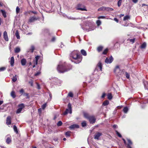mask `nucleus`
I'll return each mask as SVG.
<instances>
[{
	"label": "nucleus",
	"mask_w": 148,
	"mask_h": 148,
	"mask_svg": "<svg viewBox=\"0 0 148 148\" xmlns=\"http://www.w3.org/2000/svg\"><path fill=\"white\" fill-rule=\"evenodd\" d=\"M135 41V39H131L130 40V41L131 42H132V43L134 42Z\"/></svg>",
	"instance_id": "56"
},
{
	"label": "nucleus",
	"mask_w": 148,
	"mask_h": 148,
	"mask_svg": "<svg viewBox=\"0 0 148 148\" xmlns=\"http://www.w3.org/2000/svg\"><path fill=\"white\" fill-rule=\"evenodd\" d=\"M84 116L85 118L87 119H88L89 117L90 116H89L88 114L86 113H84Z\"/></svg>",
	"instance_id": "36"
},
{
	"label": "nucleus",
	"mask_w": 148,
	"mask_h": 148,
	"mask_svg": "<svg viewBox=\"0 0 148 148\" xmlns=\"http://www.w3.org/2000/svg\"><path fill=\"white\" fill-rule=\"evenodd\" d=\"M146 44L145 42H144L141 46L140 48L142 49H144L145 48Z\"/></svg>",
	"instance_id": "30"
},
{
	"label": "nucleus",
	"mask_w": 148,
	"mask_h": 148,
	"mask_svg": "<svg viewBox=\"0 0 148 148\" xmlns=\"http://www.w3.org/2000/svg\"><path fill=\"white\" fill-rule=\"evenodd\" d=\"M37 20V18L35 16L31 17L29 20V22L31 23L34 21Z\"/></svg>",
	"instance_id": "14"
},
{
	"label": "nucleus",
	"mask_w": 148,
	"mask_h": 148,
	"mask_svg": "<svg viewBox=\"0 0 148 148\" xmlns=\"http://www.w3.org/2000/svg\"><path fill=\"white\" fill-rule=\"evenodd\" d=\"M13 129L14 131L16 132V134L18 133V132L17 128L16 125H14L13 126Z\"/></svg>",
	"instance_id": "26"
},
{
	"label": "nucleus",
	"mask_w": 148,
	"mask_h": 148,
	"mask_svg": "<svg viewBox=\"0 0 148 148\" xmlns=\"http://www.w3.org/2000/svg\"><path fill=\"white\" fill-rule=\"evenodd\" d=\"M90 123H93L95 122L96 119L94 116H90L88 119Z\"/></svg>",
	"instance_id": "8"
},
{
	"label": "nucleus",
	"mask_w": 148,
	"mask_h": 148,
	"mask_svg": "<svg viewBox=\"0 0 148 148\" xmlns=\"http://www.w3.org/2000/svg\"><path fill=\"white\" fill-rule=\"evenodd\" d=\"M32 13L34 14H36L37 13V12H35V11H29V13Z\"/></svg>",
	"instance_id": "55"
},
{
	"label": "nucleus",
	"mask_w": 148,
	"mask_h": 148,
	"mask_svg": "<svg viewBox=\"0 0 148 148\" xmlns=\"http://www.w3.org/2000/svg\"><path fill=\"white\" fill-rule=\"evenodd\" d=\"M38 61L39 64H40L42 63V60L41 58L39 59L40 56H38Z\"/></svg>",
	"instance_id": "35"
},
{
	"label": "nucleus",
	"mask_w": 148,
	"mask_h": 148,
	"mask_svg": "<svg viewBox=\"0 0 148 148\" xmlns=\"http://www.w3.org/2000/svg\"><path fill=\"white\" fill-rule=\"evenodd\" d=\"M6 69V68L4 67H3L0 68V72L3 71Z\"/></svg>",
	"instance_id": "46"
},
{
	"label": "nucleus",
	"mask_w": 148,
	"mask_h": 148,
	"mask_svg": "<svg viewBox=\"0 0 148 148\" xmlns=\"http://www.w3.org/2000/svg\"><path fill=\"white\" fill-rule=\"evenodd\" d=\"M11 137H8L7 138L6 140V142L7 144H10L11 143Z\"/></svg>",
	"instance_id": "17"
},
{
	"label": "nucleus",
	"mask_w": 148,
	"mask_h": 148,
	"mask_svg": "<svg viewBox=\"0 0 148 148\" xmlns=\"http://www.w3.org/2000/svg\"><path fill=\"white\" fill-rule=\"evenodd\" d=\"M122 2V0H119L118 2V5L119 7H120L121 4Z\"/></svg>",
	"instance_id": "44"
},
{
	"label": "nucleus",
	"mask_w": 148,
	"mask_h": 148,
	"mask_svg": "<svg viewBox=\"0 0 148 148\" xmlns=\"http://www.w3.org/2000/svg\"><path fill=\"white\" fill-rule=\"evenodd\" d=\"M23 95L26 96L27 97V98H29V94L27 93H23Z\"/></svg>",
	"instance_id": "52"
},
{
	"label": "nucleus",
	"mask_w": 148,
	"mask_h": 148,
	"mask_svg": "<svg viewBox=\"0 0 148 148\" xmlns=\"http://www.w3.org/2000/svg\"><path fill=\"white\" fill-rule=\"evenodd\" d=\"M117 125H113V127L114 128H116L117 127Z\"/></svg>",
	"instance_id": "63"
},
{
	"label": "nucleus",
	"mask_w": 148,
	"mask_h": 148,
	"mask_svg": "<svg viewBox=\"0 0 148 148\" xmlns=\"http://www.w3.org/2000/svg\"><path fill=\"white\" fill-rule=\"evenodd\" d=\"M14 58L13 57H12L10 58V65L11 66H13L14 65Z\"/></svg>",
	"instance_id": "15"
},
{
	"label": "nucleus",
	"mask_w": 148,
	"mask_h": 148,
	"mask_svg": "<svg viewBox=\"0 0 148 148\" xmlns=\"http://www.w3.org/2000/svg\"><path fill=\"white\" fill-rule=\"evenodd\" d=\"M138 1V0H132L133 2L134 3H136Z\"/></svg>",
	"instance_id": "61"
},
{
	"label": "nucleus",
	"mask_w": 148,
	"mask_h": 148,
	"mask_svg": "<svg viewBox=\"0 0 148 148\" xmlns=\"http://www.w3.org/2000/svg\"><path fill=\"white\" fill-rule=\"evenodd\" d=\"M12 118L10 116H8L6 119V124L7 125H10L11 124Z\"/></svg>",
	"instance_id": "10"
},
{
	"label": "nucleus",
	"mask_w": 148,
	"mask_h": 148,
	"mask_svg": "<svg viewBox=\"0 0 148 148\" xmlns=\"http://www.w3.org/2000/svg\"><path fill=\"white\" fill-rule=\"evenodd\" d=\"M3 38L4 40L6 41H8L9 40L7 33L6 31H5L3 34Z\"/></svg>",
	"instance_id": "11"
},
{
	"label": "nucleus",
	"mask_w": 148,
	"mask_h": 148,
	"mask_svg": "<svg viewBox=\"0 0 148 148\" xmlns=\"http://www.w3.org/2000/svg\"><path fill=\"white\" fill-rule=\"evenodd\" d=\"M71 132L69 131H68L66 132L65 135L67 137H69L70 136V134Z\"/></svg>",
	"instance_id": "41"
},
{
	"label": "nucleus",
	"mask_w": 148,
	"mask_h": 148,
	"mask_svg": "<svg viewBox=\"0 0 148 148\" xmlns=\"http://www.w3.org/2000/svg\"><path fill=\"white\" fill-rule=\"evenodd\" d=\"M72 68V66L69 65L66 66L65 63L62 64L60 62L57 68L58 71L60 73H63L67 71Z\"/></svg>",
	"instance_id": "2"
},
{
	"label": "nucleus",
	"mask_w": 148,
	"mask_h": 148,
	"mask_svg": "<svg viewBox=\"0 0 148 148\" xmlns=\"http://www.w3.org/2000/svg\"><path fill=\"white\" fill-rule=\"evenodd\" d=\"M127 140L128 141V143L127 145H129L131 146V145H132V143L131 140L130 139H127Z\"/></svg>",
	"instance_id": "39"
},
{
	"label": "nucleus",
	"mask_w": 148,
	"mask_h": 148,
	"mask_svg": "<svg viewBox=\"0 0 148 148\" xmlns=\"http://www.w3.org/2000/svg\"><path fill=\"white\" fill-rule=\"evenodd\" d=\"M130 18V17L128 15H126L123 18V20L125 21L126 20L129 19Z\"/></svg>",
	"instance_id": "37"
},
{
	"label": "nucleus",
	"mask_w": 148,
	"mask_h": 148,
	"mask_svg": "<svg viewBox=\"0 0 148 148\" xmlns=\"http://www.w3.org/2000/svg\"><path fill=\"white\" fill-rule=\"evenodd\" d=\"M68 96L71 97H73V94L72 92H70L69 93Z\"/></svg>",
	"instance_id": "50"
},
{
	"label": "nucleus",
	"mask_w": 148,
	"mask_h": 148,
	"mask_svg": "<svg viewBox=\"0 0 148 148\" xmlns=\"http://www.w3.org/2000/svg\"><path fill=\"white\" fill-rule=\"evenodd\" d=\"M68 108L66 109V111L63 113V114L64 115H66L68 113L71 114L72 112V108L71 104L70 103H69L68 105Z\"/></svg>",
	"instance_id": "3"
},
{
	"label": "nucleus",
	"mask_w": 148,
	"mask_h": 148,
	"mask_svg": "<svg viewBox=\"0 0 148 148\" xmlns=\"http://www.w3.org/2000/svg\"><path fill=\"white\" fill-rule=\"evenodd\" d=\"M42 109L41 108H40L38 110V112L40 116V114H41V112H42Z\"/></svg>",
	"instance_id": "53"
},
{
	"label": "nucleus",
	"mask_w": 148,
	"mask_h": 148,
	"mask_svg": "<svg viewBox=\"0 0 148 148\" xmlns=\"http://www.w3.org/2000/svg\"><path fill=\"white\" fill-rule=\"evenodd\" d=\"M20 10V9L19 7L18 6L16 8V12L17 14H18Z\"/></svg>",
	"instance_id": "47"
},
{
	"label": "nucleus",
	"mask_w": 148,
	"mask_h": 148,
	"mask_svg": "<svg viewBox=\"0 0 148 148\" xmlns=\"http://www.w3.org/2000/svg\"><path fill=\"white\" fill-rule=\"evenodd\" d=\"M96 23L98 26H99L101 25V22L99 20H98L96 21Z\"/></svg>",
	"instance_id": "42"
},
{
	"label": "nucleus",
	"mask_w": 148,
	"mask_h": 148,
	"mask_svg": "<svg viewBox=\"0 0 148 148\" xmlns=\"http://www.w3.org/2000/svg\"><path fill=\"white\" fill-rule=\"evenodd\" d=\"M106 7L102 6V7H101L100 8H99L98 9V11H104L105 10H106Z\"/></svg>",
	"instance_id": "21"
},
{
	"label": "nucleus",
	"mask_w": 148,
	"mask_h": 148,
	"mask_svg": "<svg viewBox=\"0 0 148 148\" xmlns=\"http://www.w3.org/2000/svg\"><path fill=\"white\" fill-rule=\"evenodd\" d=\"M24 107V105L23 103H21L18 105V108L16 110V113L18 114L20 113Z\"/></svg>",
	"instance_id": "5"
},
{
	"label": "nucleus",
	"mask_w": 148,
	"mask_h": 148,
	"mask_svg": "<svg viewBox=\"0 0 148 148\" xmlns=\"http://www.w3.org/2000/svg\"><path fill=\"white\" fill-rule=\"evenodd\" d=\"M1 11L2 13V15L4 18H6L7 17L6 12L5 10H1Z\"/></svg>",
	"instance_id": "20"
},
{
	"label": "nucleus",
	"mask_w": 148,
	"mask_h": 148,
	"mask_svg": "<svg viewBox=\"0 0 148 148\" xmlns=\"http://www.w3.org/2000/svg\"><path fill=\"white\" fill-rule=\"evenodd\" d=\"M21 93H23L24 90L23 89H21L19 91Z\"/></svg>",
	"instance_id": "57"
},
{
	"label": "nucleus",
	"mask_w": 148,
	"mask_h": 148,
	"mask_svg": "<svg viewBox=\"0 0 148 148\" xmlns=\"http://www.w3.org/2000/svg\"><path fill=\"white\" fill-rule=\"evenodd\" d=\"M82 127H84L86 125V122L85 121H83L82 123Z\"/></svg>",
	"instance_id": "38"
},
{
	"label": "nucleus",
	"mask_w": 148,
	"mask_h": 148,
	"mask_svg": "<svg viewBox=\"0 0 148 148\" xmlns=\"http://www.w3.org/2000/svg\"><path fill=\"white\" fill-rule=\"evenodd\" d=\"M62 124V123L61 121H59L57 123V125L58 126H60Z\"/></svg>",
	"instance_id": "51"
},
{
	"label": "nucleus",
	"mask_w": 148,
	"mask_h": 148,
	"mask_svg": "<svg viewBox=\"0 0 148 148\" xmlns=\"http://www.w3.org/2000/svg\"><path fill=\"white\" fill-rule=\"evenodd\" d=\"M35 60L33 61L34 65L33 66V68L35 67L36 65H37V56H36L35 57Z\"/></svg>",
	"instance_id": "18"
},
{
	"label": "nucleus",
	"mask_w": 148,
	"mask_h": 148,
	"mask_svg": "<svg viewBox=\"0 0 148 148\" xmlns=\"http://www.w3.org/2000/svg\"><path fill=\"white\" fill-rule=\"evenodd\" d=\"M102 134L100 132H97L94 135V139L97 140H99V137L101 136Z\"/></svg>",
	"instance_id": "9"
},
{
	"label": "nucleus",
	"mask_w": 148,
	"mask_h": 148,
	"mask_svg": "<svg viewBox=\"0 0 148 148\" xmlns=\"http://www.w3.org/2000/svg\"><path fill=\"white\" fill-rule=\"evenodd\" d=\"M82 29L84 30V31H89L92 30H94L95 29V27H90L89 28V29L87 28H84L83 27H82Z\"/></svg>",
	"instance_id": "12"
},
{
	"label": "nucleus",
	"mask_w": 148,
	"mask_h": 148,
	"mask_svg": "<svg viewBox=\"0 0 148 148\" xmlns=\"http://www.w3.org/2000/svg\"><path fill=\"white\" fill-rule=\"evenodd\" d=\"M106 18V17L105 16H99L98 17V18L99 19H101V18L104 19V18Z\"/></svg>",
	"instance_id": "54"
},
{
	"label": "nucleus",
	"mask_w": 148,
	"mask_h": 148,
	"mask_svg": "<svg viewBox=\"0 0 148 148\" xmlns=\"http://www.w3.org/2000/svg\"><path fill=\"white\" fill-rule=\"evenodd\" d=\"M107 98L109 100H111L112 98V96L111 93H109L107 95Z\"/></svg>",
	"instance_id": "28"
},
{
	"label": "nucleus",
	"mask_w": 148,
	"mask_h": 148,
	"mask_svg": "<svg viewBox=\"0 0 148 148\" xmlns=\"http://www.w3.org/2000/svg\"><path fill=\"white\" fill-rule=\"evenodd\" d=\"M35 49V47L34 46H32L30 49L29 50V51L31 53H33Z\"/></svg>",
	"instance_id": "31"
},
{
	"label": "nucleus",
	"mask_w": 148,
	"mask_h": 148,
	"mask_svg": "<svg viewBox=\"0 0 148 148\" xmlns=\"http://www.w3.org/2000/svg\"><path fill=\"white\" fill-rule=\"evenodd\" d=\"M11 95L13 98H14L16 97L15 92L14 91H12L11 92Z\"/></svg>",
	"instance_id": "25"
},
{
	"label": "nucleus",
	"mask_w": 148,
	"mask_h": 148,
	"mask_svg": "<svg viewBox=\"0 0 148 148\" xmlns=\"http://www.w3.org/2000/svg\"><path fill=\"white\" fill-rule=\"evenodd\" d=\"M70 57L73 58L74 60H71L75 64H79L81 61L82 57L77 50H74L70 53Z\"/></svg>",
	"instance_id": "1"
},
{
	"label": "nucleus",
	"mask_w": 148,
	"mask_h": 148,
	"mask_svg": "<svg viewBox=\"0 0 148 148\" xmlns=\"http://www.w3.org/2000/svg\"><path fill=\"white\" fill-rule=\"evenodd\" d=\"M103 48V47L101 46H100L98 47L97 48V50L98 52H100L102 50Z\"/></svg>",
	"instance_id": "33"
},
{
	"label": "nucleus",
	"mask_w": 148,
	"mask_h": 148,
	"mask_svg": "<svg viewBox=\"0 0 148 148\" xmlns=\"http://www.w3.org/2000/svg\"><path fill=\"white\" fill-rule=\"evenodd\" d=\"M116 132L119 137L120 138H121L122 137L121 135L117 131H116Z\"/></svg>",
	"instance_id": "49"
},
{
	"label": "nucleus",
	"mask_w": 148,
	"mask_h": 148,
	"mask_svg": "<svg viewBox=\"0 0 148 148\" xmlns=\"http://www.w3.org/2000/svg\"><path fill=\"white\" fill-rule=\"evenodd\" d=\"M106 95V94L105 93H103L101 96V98H104Z\"/></svg>",
	"instance_id": "60"
},
{
	"label": "nucleus",
	"mask_w": 148,
	"mask_h": 148,
	"mask_svg": "<svg viewBox=\"0 0 148 148\" xmlns=\"http://www.w3.org/2000/svg\"><path fill=\"white\" fill-rule=\"evenodd\" d=\"M29 83L30 84L31 86H33V82H29Z\"/></svg>",
	"instance_id": "64"
},
{
	"label": "nucleus",
	"mask_w": 148,
	"mask_h": 148,
	"mask_svg": "<svg viewBox=\"0 0 148 148\" xmlns=\"http://www.w3.org/2000/svg\"><path fill=\"white\" fill-rule=\"evenodd\" d=\"M21 51L19 47H16L15 48L14 51L15 53H19Z\"/></svg>",
	"instance_id": "24"
},
{
	"label": "nucleus",
	"mask_w": 148,
	"mask_h": 148,
	"mask_svg": "<svg viewBox=\"0 0 148 148\" xmlns=\"http://www.w3.org/2000/svg\"><path fill=\"white\" fill-rule=\"evenodd\" d=\"M125 76L126 77V78L127 79H128L130 78V75L127 72H125Z\"/></svg>",
	"instance_id": "48"
},
{
	"label": "nucleus",
	"mask_w": 148,
	"mask_h": 148,
	"mask_svg": "<svg viewBox=\"0 0 148 148\" xmlns=\"http://www.w3.org/2000/svg\"><path fill=\"white\" fill-rule=\"evenodd\" d=\"M106 10L107 11H112L113 10V9L110 8L106 7Z\"/></svg>",
	"instance_id": "43"
},
{
	"label": "nucleus",
	"mask_w": 148,
	"mask_h": 148,
	"mask_svg": "<svg viewBox=\"0 0 148 148\" xmlns=\"http://www.w3.org/2000/svg\"><path fill=\"white\" fill-rule=\"evenodd\" d=\"M47 106V103H45L42 105L41 106V108L42 110H44Z\"/></svg>",
	"instance_id": "34"
},
{
	"label": "nucleus",
	"mask_w": 148,
	"mask_h": 148,
	"mask_svg": "<svg viewBox=\"0 0 148 148\" xmlns=\"http://www.w3.org/2000/svg\"><path fill=\"white\" fill-rule=\"evenodd\" d=\"M79 127V126L78 125L76 124H74L70 126L69 128L71 129H73L75 128H78Z\"/></svg>",
	"instance_id": "13"
},
{
	"label": "nucleus",
	"mask_w": 148,
	"mask_h": 148,
	"mask_svg": "<svg viewBox=\"0 0 148 148\" xmlns=\"http://www.w3.org/2000/svg\"><path fill=\"white\" fill-rule=\"evenodd\" d=\"M109 103V101L108 100H106L103 103V105L106 106L108 105Z\"/></svg>",
	"instance_id": "27"
},
{
	"label": "nucleus",
	"mask_w": 148,
	"mask_h": 148,
	"mask_svg": "<svg viewBox=\"0 0 148 148\" xmlns=\"http://www.w3.org/2000/svg\"><path fill=\"white\" fill-rule=\"evenodd\" d=\"M108 51V49H105V50L103 52V53H102L103 54H104V55L106 54L107 53Z\"/></svg>",
	"instance_id": "45"
},
{
	"label": "nucleus",
	"mask_w": 148,
	"mask_h": 148,
	"mask_svg": "<svg viewBox=\"0 0 148 148\" xmlns=\"http://www.w3.org/2000/svg\"><path fill=\"white\" fill-rule=\"evenodd\" d=\"M102 65L101 63L100 62H99L97 65L95 69V72L97 71H102Z\"/></svg>",
	"instance_id": "4"
},
{
	"label": "nucleus",
	"mask_w": 148,
	"mask_h": 148,
	"mask_svg": "<svg viewBox=\"0 0 148 148\" xmlns=\"http://www.w3.org/2000/svg\"><path fill=\"white\" fill-rule=\"evenodd\" d=\"M113 58L111 56L109 58H107L105 60V62L107 64H110L113 61Z\"/></svg>",
	"instance_id": "7"
},
{
	"label": "nucleus",
	"mask_w": 148,
	"mask_h": 148,
	"mask_svg": "<svg viewBox=\"0 0 148 148\" xmlns=\"http://www.w3.org/2000/svg\"><path fill=\"white\" fill-rule=\"evenodd\" d=\"M120 71V69L119 66H116L115 69L114 70V72L117 73H119V72Z\"/></svg>",
	"instance_id": "19"
},
{
	"label": "nucleus",
	"mask_w": 148,
	"mask_h": 148,
	"mask_svg": "<svg viewBox=\"0 0 148 148\" xmlns=\"http://www.w3.org/2000/svg\"><path fill=\"white\" fill-rule=\"evenodd\" d=\"M53 80H56L58 82H60V81L59 80H58V79H57V78H53Z\"/></svg>",
	"instance_id": "62"
},
{
	"label": "nucleus",
	"mask_w": 148,
	"mask_h": 148,
	"mask_svg": "<svg viewBox=\"0 0 148 148\" xmlns=\"http://www.w3.org/2000/svg\"><path fill=\"white\" fill-rule=\"evenodd\" d=\"M114 20L116 21V22L118 23L119 22L118 20L116 18H114Z\"/></svg>",
	"instance_id": "58"
},
{
	"label": "nucleus",
	"mask_w": 148,
	"mask_h": 148,
	"mask_svg": "<svg viewBox=\"0 0 148 148\" xmlns=\"http://www.w3.org/2000/svg\"><path fill=\"white\" fill-rule=\"evenodd\" d=\"M15 35L16 36V38L18 39H20V36L19 35V32L18 30H16V31Z\"/></svg>",
	"instance_id": "22"
},
{
	"label": "nucleus",
	"mask_w": 148,
	"mask_h": 148,
	"mask_svg": "<svg viewBox=\"0 0 148 148\" xmlns=\"http://www.w3.org/2000/svg\"><path fill=\"white\" fill-rule=\"evenodd\" d=\"M81 53L84 56H86L87 55L86 51L82 49L81 50Z\"/></svg>",
	"instance_id": "29"
},
{
	"label": "nucleus",
	"mask_w": 148,
	"mask_h": 148,
	"mask_svg": "<svg viewBox=\"0 0 148 148\" xmlns=\"http://www.w3.org/2000/svg\"><path fill=\"white\" fill-rule=\"evenodd\" d=\"M26 63V60L25 58L22 59L21 60V63L22 66H24Z\"/></svg>",
	"instance_id": "16"
},
{
	"label": "nucleus",
	"mask_w": 148,
	"mask_h": 148,
	"mask_svg": "<svg viewBox=\"0 0 148 148\" xmlns=\"http://www.w3.org/2000/svg\"><path fill=\"white\" fill-rule=\"evenodd\" d=\"M56 39L55 38V37H53L51 39V41L52 42H54L55 41Z\"/></svg>",
	"instance_id": "59"
},
{
	"label": "nucleus",
	"mask_w": 148,
	"mask_h": 148,
	"mask_svg": "<svg viewBox=\"0 0 148 148\" xmlns=\"http://www.w3.org/2000/svg\"><path fill=\"white\" fill-rule=\"evenodd\" d=\"M128 108H127V107H126L124 108L123 110L125 113H126L127 112V111H128Z\"/></svg>",
	"instance_id": "32"
},
{
	"label": "nucleus",
	"mask_w": 148,
	"mask_h": 148,
	"mask_svg": "<svg viewBox=\"0 0 148 148\" xmlns=\"http://www.w3.org/2000/svg\"><path fill=\"white\" fill-rule=\"evenodd\" d=\"M17 80V77L16 75H15V76H14L13 77V78L12 79V81L14 82H15Z\"/></svg>",
	"instance_id": "40"
},
{
	"label": "nucleus",
	"mask_w": 148,
	"mask_h": 148,
	"mask_svg": "<svg viewBox=\"0 0 148 148\" xmlns=\"http://www.w3.org/2000/svg\"><path fill=\"white\" fill-rule=\"evenodd\" d=\"M76 9L77 10H81V11H87L85 7L79 4H78L77 5L76 7Z\"/></svg>",
	"instance_id": "6"
},
{
	"label": "nucleus",
	"mask_w": 148,
	"mask_h": 148,
	"mask_svg": "<svg viewBox=\"0 0 148 148\" xmlns=\"http://www.w3.org/2000/svg\"><path fill=\"white\" fill-rule=\"evenodd\" d=\"M44 34H46V35H49V30L47 29H45L44 30Z\"/></svg>",
	"instance_id": "23"
}]
</instances>
